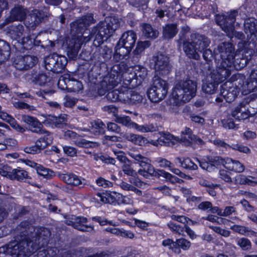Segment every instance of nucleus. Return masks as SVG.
I'll return each mask as SVG.
<instances>
[{"mask_svg": "<svg viewBox=\"0 0 257 257\" xmlns=\"http://www.w3.org/2000/svg\"><path fill=\"white\" fill-rule=\"evenodd\" d=\"M246 43L245 41L241 40L238 43L239 49L235 53L231 43H222L218 46L217 51L222 60L218 66L222 72L221 79L227 78L234 69L240 70L246 65L247 58L244 56Z\"/></svg>", "mask_w": 257, "mask_h": 257, "instance_id": "nucleus-1", "label": "nucleus"}, {"mask_svg": "<svg viewBox=\"0 0 257 257\" xmlns=\"http://www.w3.org/2000/svg\"><path fill=\"white\" fill-rule=\"evenodd\" d=\"M30 231L32 230L31 236L32 239H23L19 243L11 242L9 244L0 247V257H27L38 248L37 241L43 239V236L50 234L49 231L43 228H29Z\"/></svg>", "mask_w": 257, "mask_h": 257, "instance_id": "nucleus-2", "label": "nucleus"}, {"mask_svg": "<svg viewBox=\"0 0 257 257\" xmlns=\"http://www.w3.org/2000/svg\"><path fill=\"white\" fill-rule=\"evenodd\" d=\"M197 83L191 80L176 84L168 102V111L176 114L179 112L180 106L189 101L196 95Z\"/></svg>", "mask_w": 257, "mask_h": 257, "instance_id": "nucleus-3", "label": "nucleus"}, {"mask_svg": "<svg viewBox=\"0 0 257 257\" xmlns=\"http://www.w3.org/2000/svg\"><path fill=\"white\" fill-rule=\"evenodd\" d=\"M210 42L204 36L192 34L190 39L183 41V49L186 55L190 58L197 60L199 58V53L208 47Z\"/></svg>", "mask_w": 257, "mask_h": 257, "instance_id": "nucleus-4", "label": "nucleus"}, {"mask_svg": "<svg viewBox=\"0 0 257 257\" xmlns=\"http://www.w3.org/2000/svg\"><path fill=\"white\" fill-rule=\"evenodd\" d=\"M120 20L116 17L106 18L104 22H100L92 32V36L95 37L94 41H98V44H102L103 39H106L112 35L119 27Z\"/></svg>", "mask_w": 257, "mask_h": 257, "instance_id": "nucleus-5", "label": "nucleus"}, {"mask_svg": "<svg viewBox=\"0 0 257 257\" xmlns=\"http://www.w3.org/2000/svg\"><path fill=\"white\" fill-rule=\"evenodd\" d=\"M125 70V64L121 62L113 65L110 71L104 77L101 86L104 91L113 89L118 84H121V79L125 81L123 73Z\"/></svg>", "mask_w": 257, "mask_h": 257, "instance_id": "nucleus-6", "label": "nucleus"}, {"mask_svg": "<svg viewBox=\"0 0 257 257\" xmlns=\"http://www.w3.org/2000/svg\"><path fill=\"white\" fill-rule=\"evenodd\" d=\"M168 89V83L166 80L156 78L147 91L148 97L152 102H159L165 98Z\"/></svg>", "mask_w": 257, "mask_h": 257, "instance_id": "nucleus-7", "label": "nucleus"}, {"mask_svg": "<svg viewBox=\"0 0 257 257\" xmlns=\"http://www.w3.org/2000/svg\"><path fill=\"white\" fill-rule=\"evenodd\" d=\"M236 12L233 11L226 16L217 15L216 21L220 26L222 29L230 37H235L239 39H242L244 36L241 33L234 31L233 24L235 20Z\"/></svg>", "mask_w": 257, "mask_h": 257, "instance_id": "nucleus-8", "label": "nucleus"}, {"mask_svg": "<svg viewBox=\"0 0 257 257\" xmlns=\"http://www.w3.org/2000/svg\"><path fill=\"white\" fill-rule=\"evenodd\" d=\"M221 70L217 67L216 70L211 72L210 75L203 81L202 89V91L208 94L214 93L217 89L218 83L225 80L227 78H221Z\"/></svg>", "mask_w": 257, "mask_h": 257, "instance_id": "nucleus-9", "label": "nucleus"}, {"mask_svg": "<svg viewBox=\"0 0 257 257\" xmlns=\"http://www.w3.org/2000/svg\"><path fill=\"white\" fill-rule=\"evenodd\" d=\"M44 63L46 69L58 73L64 69L67 63V59L64 56L53 53L45 59Z\"/></svg>", "mask_w": 257, "mask_h": 257, "instance_id": "nucleus-10", "label": "nucleus"}, {"mask_svg": "<svg viewBox=\"0 0 257 257\" xmlns=\"http://www.w3.org/2000/svg\"><path fill=\"white\" fill-rule=\"evenodd\" d=\"M91 37L89 36H84L82 35H78L72 39L66 40V52L69 58L75 59L82 45L90 40Z\"/></svg>", "mask_w": 257, "mask_h": 257, "instance_id": "nucleus-11", "label": "nucleus"}, {"mask_svg": "<svg viewBox=\"0 0 257 257\" xmlns=\"http://www.w3.org/2000/svg\"><path fill=\"white\" fill-rule=\"evenodd\" d=\"M124 81L118 89L110 92L107 95L108 98L112 101L120 100L125 103L130 102V97L133 90L128 87L129 84Z\"/></svg>", "mask_w": 257, "mask_h": 257, "instance_id": "nucleus-12", "label": "nucleus"}, {"mask_svg": "<svg viewBox=\"0 0 257 257\" xmlns=\"http://www.w3.org/2000/svg\"><path fill=\"white\" fill-rule=\"evenodd\" d=\"M147 69L141 66L127 67L125 64V70L123 73L125 81L127 84H130L133 79H136L141 82L147 75Z\"/></svg>", "mask_w": 257, "mask_h": 257, "instance_id": "nucleus-13", "label": "nucleus"}, {"mask_svg": "<svg viewBox=\"0 0 257 257\" xmlns=\"http://www.w3.org/2000/svg\"><path fill=\"white\" fill-rule=\"evenodd\" d=\"M152 61L155 71L158 74L164 75L170 72L171 66L167 56L163 54L157 55L153 57Z\"/></svg>", "mask_w": 257, "mask_h": 257, "instance_id": "nucleus-14", "label": "nucleus"}, {"mask_svg": "<svg viewBox=\"0 0 257 257\" xmlns=\"http://www.w3.org/2000/svg\"><path fill=\"white\" fill-rule=\"evenodd\" d=\"M220 97L216 98V101L221 102L224 99L226 102H230L234 100L239 93V89L232 85L231 83H225L221 87Z\"/></svg>", "mask_w": 257, "mask_h": 257, "instance_id": "nucleus-15", "label": "nucleus"}, {"mask_svg": "<svg viewBox=\"0 0 257 257\" xmlns=\"http://www.w3.org/2000/svg\"><path fill=\"white\" fill-rule=\"evenodd\" d=\"M256 20L253 18L247 19L244 21V30L246 35L247 43H254L257 40Z\"/></svg>", "mask_w": 257, "mask_h": 257, "instance_id": "nucleus-16", "label": "nucleus"}, {"mask_svg": "<svg viewBox=\"0 0 257 257\" xmlns=\"http://www.w3.org/2000/svg\"><path fill=\"white\" fill-rule=\"evenodd\" d=\"M40 119L42 123L47 127H60L63 124L66 123L67 119L65 115H61L56 117L51 115H44L42 114L40 115Z\"/></svg>", "mask_w": 257, "mask_h": 257, "instance_id": "nucleus-17", "label": "nucleus"}, {"mask_svg": "<svg viewBox=\"0 0 257 257\" xmlns=\"http://www.w3.org/2000/svg\"><path fill=\"white\" fill-rule=\"evenodd\" d=\"M215 160L221 162L224 168L230 171L241 173L245 170L244 165L237 160H233L228 158L223 159L220 157H216Z\"/></svg>", "mask_w": 257, "mask_h": 257, "instance_id": "nucleus-18", "label": "nucleus"}, {"mask_svg": "<svg viewBox=\"0 0 257 257\" xmlns=\"http://www.w3.org/2000/svg\"><path fill=\"white\" fill-rule=\"evenodd\" d=\"M94 23L92 14H88L82 19L77 20L71 24V30L73 32H80L84 28H86Z\"/></svg>", "mask_w": 257, "mask_h": 257, "instance_id": "nucleus-19", "label": "nucleus"}, {"mask_svg": "<svg viewBox=\"0 0 257 257\" xmlns=\"http://www.w3.org/2000/svg\"><path fill=\"white\" fill-rule=\"evenodd\" d=\"M87 222L86 218L84 217H76L72 218V220H66V224L72 226L74 228L82 231H88L92 229L91 226L86 224Z\"/></svg>", "mask_w": 257, "mask_h": 257, "instance_id": "nucleus-20", "label": "nucleus"}, {"mask_svg": "<svg viewBox=\"0 0 257 257\" xmlns=\"http://www.w3.org/2000/svg\"><path fill=\"white\" fill-rule=\"evenodd\" d=\"M136 39L137 36L134 32L128 31L122 34L118 42L119 45L126 46L128 50H132L134 46Z\"/></svg>", "mask_w": 257, "mask_h": 257, "instance_id": "nucleus-21", "label": "nucleus"}, {"mask_svg": "<svg viewBox=\"0 0 257 257\" xmlns=\"http://www.w3.org/2000/svg\"><path fill=\"white\" fill-rule=\"evenodd\" d=\"M180 141L187 146L191 145L193 143H202V140L193 134L192 130L187 127L181 132Z\"/></svg>", "mask_w": 257, "mask_h": 257, "instance_id": "nucleus-22", "label": "nucleus"}, {"mask_svg": "<svg viewBox=\"0 0 257 257\" xmlns=\"http://www.w3.org/2000/svg\"><path fill=\"white\" fill-rule=\"evenodd\" d=\"M59 178L67 184L77 186L82 184L84 179L73 173L59 174Z\"/></svg>", "mask_w": 257, "mask_h": 257, "instance_id": "nucleus-23", "label": "nucleus"}, {"mask_svg": "<svg viewBox=\"0 0 257 257\" xmlns=\"http://www.w3.org/2000/svg\"><path fill=\"white\" fill-rule=\"evenodd\" d=\"M232 117L237 120H244L248 118L250 116V112L245 107L243 103L232 109L231 113Z\"/></svg>", "mask_w": 257, "mask_h": 257, "instance_id": "nucleus-24", "label": "nucleus"}, {"mask_svg": "<svg viewBox=\"0 0 257 257\" xmlns=\"http://www.w3.org/2000/svg\"><path fill=\"white\" fill-rule=\"evenodd\" d=\"M118 193L116 192L105 191L97 194V200H100L104 203L116 204Z\"/></svg>", "mask_w": 257, "mask_h": 257, "instance_id": "nucleus-25", "label": "nucleus"}, {"mask_svg": "<svg viewBox=\"0 0 257 257\" xmlns=\"http://www.w3.org/2000/svg\"><path fill=\"white\" fill-rule=\"evenodd\" d=\"M0 118L9 123L14 129L19 132L23 133L26 131L25 128L20 125L17 122L13 117L7 112L2 111V110H0Z\"/></svg>", "mask_w": 257, "mask_h": 257, "instance_id": "nucleus-26", "label": "nucleus"}, {"mask_svg": "<svg viewBox=\"0 0 257 257\" xmlns=\"http://www.w3.org/2000/svg\"><path fill=\"white\" fill-rule=\"evenodd\" d=\"M65 81L63 77L60 78L58 85L59 87H61L62 89L65 88L71 89L72 91L74 92H78L83 89V85L82 83L77 80L70 81L68 80V84H66V86L64 87L63 86V83H65Z\"/></svg>", "mask_w": 257, "mask_h": 257, "instance_id": "nucleus-27", "label": "nucleus"}, {"mask_svg": "<svg viewBox=\"0 0 257 257\" xmlns=\"http://www.w3.org/2000/svg\"><path fill=\"white\" fill-rule=\"evenodd\" d=\"M24 30V27L21 25H19L17 26H13L10 31V34L14 39H21L22 42L25 43L28 42V41H30L31 40L29 37L25 38Z\"/></svg>", "mask_w": 257, "mask_h": 257, "instance_id": "nucleus-28", "label": "nucleus"}, {"mask_svg": "<svg viewBox=\"0 0 257 257\" xmlns=\"http://www.w3.org/2000/svg\"><path fill=\"white\" fill-rule=\"evenodd\" d=\"M152 176L156 177L157 178H160L161 177H163L166 179V180L171 182L172 183H174L178 181L179 179L177 177L172 175L169 172L165 171L162 169H157L155 170L154 168V172L152 173Z\"/></svg>", "mask_w": 257, "mask_h": 257, "instance_id": "nucleus-29", "label": "nucleus"}, {"mask_svg": "<svg viewBox=\"0 0 257 257\" xmlns=\"http://www.w3.org/2000/svg\"><path fill=\"white\" fill-rule=\"evenodd\" d=\"M28 178V172L21 168L14 169L11 171L10 179L12 180L22 181Z\"/></svg>", "mask_w": 257, "mask_h": 257, "instance_id": "nucleus-30", "label": "nucleus"}, {"mask_svg": "<svg viewBox=\"0 0 257 257\" xmlns=\"http://www.w3.org/2000/svg\"><path fill=\"white\" fill-rule=\"evenodd\" d=\"M178 32L177 25L175 24L166 25L163 28V37L169 39L173 38Z\"/></svg>", "mask_w": 257, "mask_h": 257, "instance_id": "nucleus-31", "label": "nucleus"}, {"mask_svg": "<svg viewBox=\"0 0 257 257\" xmlns=\"http://www.w3.org/2000/svg\"><path fill=\"white\" fill-rule=\"evenodd\" d=\"M129 155L131 158L134 159L135 161V163L139 164V166L142 168H145L146 166L149 165H151L149 159L142 156L140 154L129 153Z\"/></svg>", "mask_w": 257, "mask_h": 257, "instance_id": "nucleus-32", "label": "nucleus"}, {"mask_svg": "<svg viewBox=\"0 0 257 257\" xmlns=\"http://www.w3.org/2000/svg\"><path fill=\"white\" fill-rule=\"evenodd\" d=\"M142 31L144 36L150 39H155L159 35L158 32L154 29L151 25L148 24H143L142 25Z\"/></svg>", "mask_w": 257, "mask_h": 257, "instance_id": "nucleus-33", "label": "nucleus"}, {"mask_svg": "<svg viewBox=\"0 0 257 257\" xmlns=\"http://www.w3.org/2000/svg\"><path fill=\"white\" fill-rule=\"evenodd\" d=\"M26 15V12L22 7H17L13 9L11 11L10 19L11 21L15 20L22 21Z\"/></svg>", "mask_w": 257, "mask_h": 257, "instance_id": "nucleus-34", "label": "nucleus"}, {"mask_svg": "<svg viewBox=\"0 0 257 257\" xmlns=\"http://www.w3.org/2000/svg\"><path fill=\"white\" fill-rule=\"evenodd\" d=\"M160 142L162 145H170V144H175L179 141V138L175 137L169 133H163L159 138Z\"/></svg>", "mask_w": 257, "mask_h": 257, "instance_id": "nucleus-35", "label": "nucleus"}, {"mask_svg": "<svg viewBox=\"0 0 257 257\" xmlns=\"http://www.w3.org/2000/svg\"><path fill=\"white\" fill-rule=\"evenodd\" d=\"M10 55V47L3 40H0V62L8 59Z\"/></svg>", "mask_w": 257, "mask_h": 257, "instance_id": "nucleus-36", "label": "nucleus"}, {"mask_svg": "<svg viewBox=\"0 0 257 257\" xmlns=\"http://www.w3.org/2000/svg\"><path fill=\"white\" fill-rule=\"evenodd\" d=\"M131 51V50H128L126 46L119 45L118 43L117 45L115 47L114 57L116 59L121 60L127 55Z\"/></svg>", "mask_w": 257, "mask_h": 257, "instance_id": "nucleus-37", "label": "nucleus"}, {"mask_svg": "<svg viewBox=\"0 0 257 257\" xmlns=\"http://www.w3.org/2000/svg\"><path fill=\"white\" fill-rule=\"evenodd\" d=\"M125 138L128 141H131L135 144L139 145H143L147 143V139L143 137L142 136L134 134H127L126 135Z\"/></svg>", "mask_w": 257, "mask_h": 257, "instance_id": "nucleus-38", "label": "nucleus"}, {"mask_svg": "<svg viewBox=\"0 0 257 257\" xmlns=\"http://www.w3.org/2000/svg\"><path fill=\"white\" fill-rule=\"evenodd\" d=\"M37 173L44 178L50 179L54 176V172L49 169L45 168L39 164L36 169Z\"/></svg>", "mask_w": 257, "mask_h": 257, "instance_id": "nucleus-39", "label": "nucleus"}, {"mask_svg": "<svg viewBox=\"0 0 257 257\" xmlns=\"http://www.w3.org/2000/svg\"><path fill=\"white\" fill-rule=\"evenodd\" d=\"M57 251L59 252L56 248L40 249L37 253V257H54L56 254Z\"/></svg>", "mask_w": 257, "mask_h": 257, "instance_id": "nucleus-40", "label": "nucleus"}, {"mask_svg": "<svg viewBox=\"0 0 257 257\" xmlns=\"http://www.w3.org/2000/svg\"><path fill=\"white\" fill-rule=\"evenodd\" d=\"M42 122H40L35 117L29 125L32 132L39 134L45 132V130L42 127Z\"/></svg>", "mask_w": 257, "mask_h": 257, "instance_id": "nucleus-41", "label": "nucleus"}, {"mask_svg": "<svg viewBox=\"0 0 257 257\" xmlns=\"http://www.w3.org/2000/svg\"><path fill=\"white\" fill-rule=\"evenodd\" d=\"M247 87L249 90H253L257 87V70L252 71L248 82Z\"/></svg>", "mask_w": 257, "mask_h": 257, "instance_id": "nucleus-42", "label": "nucleus"}, {"mask_svg": "<svg viewBox=\"0 0 257 257\" xmlns=\"http://www.w3.org/2000/svg\"><path fill=\"white\" fill-rule=\"evenodd\" d=\"M115 121L116 122L122 124L128 127L132 128L133 126V122L130 117L127 116H116Z\"/></svg>", "mask_w": 257, "mask_h": 257, "instance_id": "nucleus-43", "label": "nucleus"}, {"mask_svg": "<svg viewBox=\"0 0 257 257\" xmlns=\"http://www.w3.org/2000/svg\"><path fill=\"white\" fill-rule=\"evenodd\" d=\"M23 61L25 62L26 69H28L35 65L37 62V58L33 56L27 55L23 57Z\"/></svg>", "mask_w": 257, "mask_h": 257, "instance_id": "nucleus-44", "label": "nucleus"}, {"mask_svg": "<svg viewBox=\"0 0 257 257\" xmlns=\"http://www.w3.org/2000/svg\"><path fill=\"white\" fill-rule=\"evenodd\" d=\"M134 203L133 199L129 196H124L119 193L117 197V204L132 205Z\"/></svg>", "mask_w": 257, "mask_h": 257, "instance_id": "nucleus-45", "label": "nucleus"}, {"mask_svg": "<svg viewBox=\"0 0 257 257\" xmlns=\"http://www.w3.org/2000/svg\"><path fill=\"white\" fill-rule=\"evenodd\" d=\"M172 219L177 221L179 222H181L184 224H195L196 222H194L189 219L188 217H186L183 215H172L171 216Z\"/></svg>", "mask_w": 257, "mask_h": 257, "instance_id": "nucleus-46", "label": "nucleus"}, {"mask_svg": "<svg viewBox=\"0 0 257 257\" xmlns=\"http://www.w3.org/2000/svg\"><path fill=\"white\" fill-rule=\"evenodd\" d=\"M77 146L81 148H89L92 147V142L87 141L84 139L80 138L78 136V138L74 140V143Z\"/></svg>", "mask_w": 257, "mask_h": 257, "instance_id": "nucleus-47", "label": "nucleus"}, {"mask_svg": "<svg viewBox=\"0 0 257 257\" xmlns=\"http://www.w3.org/2000/svg\"><path fill=\"white\" fill-rule=\"evenodd\" d=\"M237 244L243 250H250L251 247V244L249 240L243 237L239 239Z\"/></svg>", "mask_w": 257, "mask_h": 257, "instance_id": "nucleus-48", "label": "nucleus"}, {"mask_svg": "<svg viewBox=\"0 0 257 257\" xmlns=\"http://www.w3.org/2000/svg\"><path fill=\"white\" fill-rule=\"evenodd\" d=\"M167 225L172 231L178 233L180 235H184V227L183 226L174 223L172 222H169Z\"/></svg>", "mask_w": 257, "mask_h": 257, "instance_id": "nucleus-49", "label": "nucleus"}, {"mask_svg": "<svg viewBox=\"0 0 257 257\" xmlns=\"http://www.w3.org/2000/svg\"><path fill=\"white\" fill-rule=\"evenodd\" d=\"M147 168V170L144 169H140L138 173L139 175L143 176L146 178L149 177L150 175L152 176V173L154 172V167L152 165H149L146 166Z\"/></svg>", "mask_w": 257, "mask_h": 257, "instance_id": "nucleus-50", "label": "nucleus"}, {"mask_svg": "<svg viewBox=\"0 0 257 257\" xmlns=\"http://www.w3.org/2000/svg\"><path fill=\"white\" fill-rule=\"evenodd\" d=\"M230 148L234 150L238 151L240 153L245 154H250L251 152L250 150L247 146H244L240 144H232L230 146Z\"/></svg>", "mask_w": 257, "mask_h": 257, "instance_id": "nucleus-51", "label": "nucleus"}, {"mask_svg": "<svg viewBox=\"0 0 257 257\" xmlns=\"http://www.w3.org/2000/svg\"><path fill=\"white\" fill-rule=\"evenodd\" d=\"M155 161L159 164V166L161 168H168L169 169L172 166V163L170 161L161 157L156 158Z\"/></svg>", "mask_w": 257, "mask_h": 257, "instance_id": "nucleus-52", "label": "nucleus"}, {"mask_svg": "<svg viewBox=\"0 0 257 257\" xmlns=\"http://www.w3.org/2000/svg\"><path fill=\"white\" fill-rule=\"evenodd\" d=\"M182 167L185 169L192 170H196L198 168L197 165L188 158H185L183 160Z\"/></svg>", "mask_w": 257, "mask_h": 257, "instance_id": "nucleus-53", "label": "nucleus"}, {"mask_svg": "<svg viewBox=\"0 0 257 257\" xmlns=\"http://www.w3.org/2000/svg\"><path fill=\"white\" fill-rule=\"evenodd\" d=\"M150 45V43L148 41L138 42L134 51L135 54L139 55L141 54L146 48L149 47Z\"/></svg>", "mask_w": 257, "mask_h": 257, "instance_id": "nucleus-54", "label": "nucleus"}, {"mask_svg": "<svg viewBox=\"0 0 257 257\" xmlns=\"http://www.w3.org/2000/svg\"><path fill=\"white\" fill-rule=\"evenodd\" d=\"M216 233L222 235L223 237H227L230 234V231L228 230L222 228L219 226H210V227Z\"/></svg>", "mask_w": 257, "mask_h": 257, "instance_id": "nucleus-55", "label": "nucleus"}, {"mask_svg": "<svg viewBox=\"0 0 257 257\" xmlns=\"http://www.w3.org/2000/svg\"><path fill=\"white\" fill-rule=\"evenodd\" d=\"M46 16V15H45L42 12H40L37 10H34L33 14H31V17L35 19V24L39 23L40 21H41V20L43 19L44 17Z\"/></svg>", "mask_w": 257, "mask_h": 257, "instance_id": "nucleus-56", "label": "nucleus"}, {"mask_svg": "<svg viewBox=\"0 0 257 257\" xmlns=\"http://www.w3.org/2000/svg\"><path fill=\"white\" fill-rule=\"evenodd\" d=\"M177 244L179 247L184 250L188 249L191 246V242L183 238L177 239Z\"/></svg>", "mask_w": 257, "mask_h": 257, "instance_id": "nucleus-57", "label": "nucleus"}, {"mask_svg": "<svg viewBox=\"0 0 257 257\" xmlns=\"http://www.w3.org/2000/svg\"><path fill=\"white\" fill-rule=\"evenodd\" d=\"M95 182L98 186H101L103 188H109L112 186V183L111 182L105 180L102 177H99L97 179Z\"/></svg>", "mask_w": 257, "mask_h": 257, "instance_id": "nucleus-58", "label": "nucleus"}, {"mask_svg": "<svg viewBox=\"0 0 257 257\" xmlns=\"http://www.w3.org/2000/svg\"><path fill=\"white\" fill-rule=\"evenodd\" d=\"M47 80V77L44 73H41L34 77V81L36 83L43 85L46 83Z\"/></svg>", "mask_w": 257, "mask_h": 257, "instance_id": "nucleus-59", "label": "nucleus"}, {"mask_svg": "<svg viewBox=\"0 0 257 257\" xmlns=\"http://www.w3.org/2000/svg\"><path fill=\"white\" fill-rule=\"evenodd\" d=\"M218 156L215 157L213 158L208 159L209 163L206 170L208 172H211L215 170L216 168V166L219 164H221V162L216 161L215 159Z\"/></svg>", "mask_w": 257, "mask_h": 257, "instance_id": "nucleus-60", "label": "nucleus"}, {"mask_svg": "<svg viewBox=\"0 0 257 257\" xmlns=\"http://www.w3.org/2000/svg\"><path fill=\"white\" fill-rule=\"evenodd\" d=\"M143 99V96L137 92L133 90L132 95L130 97V102L129 103H135L141 102Z\"/></svg>", "mask_w": 257, "mask_h": 257, "instance_id": "nucleus-61", "label": "nucleus"}, {"mask_svg": "<svg viewBox=\"0 0 257 257\" xmlns=\"http://www.w3.org/2000/svg\"><path fill=\"white\" fill-rule=\"evenodd\" d=\"M122 170L124 174L129 176H134L136 174V172L131 167V165L128 163L123 164L122 166Z\"/></svg>", "mask_w": 257, "mask_h": 257, "instance_id": "nucleus-62", "label": "nucleus"}, {"mask_svg": "<svg viewBox=\"0 0 257 257\" xmlns=\"http://www.w3.org/2000/svg\"><path fill=\"white\" fill-rule=\"evenodd\" d=\"M63 150L64 152L70 157H74L76 155L77 150L74 147L64 146H63Z\"/></svg>", "mask_w": 257, "mask_h": 257, "instance_id": "nucleus-63", "label": "nucleus"}, {"mask_svg": "<svg viewBox=\"0 0 257 257\" xmlns=\"http://www.w3.org/2000/svg\"><path fill=\"white\" fill-rule=\"evenodd\" d=\"M117 160L122 163H130V161L125 157L124 153L121 151H113Z\"/></svg>", "mask_w": 257, "mask_h": 257, "instance_id": "nucleus-64", "label": "nucleus"}]
</instances>
